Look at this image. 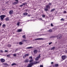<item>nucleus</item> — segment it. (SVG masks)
Listing matches in <instances>:
<instances>
[{"instance_id":"16","label":"nucleus","mask_w":67,"mask_h":67,"mask_svg":"<svg viewBox=\"0 0 67 67\" xmlns=\"http://www.w3.org/2000/svg\"><path fill=\"white\" fill-rule=\"evenodd\" d=\"M8 47H10L11 46V45L10 44H8L7 46Z\"/></svg>"},{"instance_id":"18","label":"nucleus","mask_w":67,"mask_h":67,"mask_svg":"<svg viewBox=\"0 0 67 67\" xmlns=\"http://www.w3.org/2000/svg\"><path fill=\"white\" fill-rule=\"evenodd\" d=\"M29 62V59H26V62H26L27 63Z\"/></svg>"},{"instance_id":"41","label":"nucleus","mask_w":67,"mask_h":67,"mask_svg":"<svg viewBox=\"0 0 67 67\" xmlns=\"http://www.w3.org/2000/svg\"><path fill=\"white\" fill-rule=\"evenodd\" d=\"M51 3H49V4L48 5H49H49H51Z\"/></svg>"},{"instance_id":"32","label":"nucleus","mask_w":67,"mask_h":67,"mask_svg":"<svg viewBox=\"0 0 67 67\" xmlns=\"http://www.w3.org/2000/svg\"><path fill=\"white\" fill-rule=\"evenodd\" d=\"M52 42H49V44L51 45V44H52Z\"/></svg>"},{"instance_id":"45","label":"nucleus","mask_w":67,"mask_h":67,"mask_svg":"<svg viewBox=\"0 0 67 67\" xmlns=\"http://www.w3.org/2000/svg\"><path fill=\"white\" fill-rule=\"evenodd\" d=\"M15 0V1H16V2L18 1V0Z\"/></svg>"},{"instance_id":"10","label":"nucleus","mask_w":67,"mask_h":67,"mask_svg":"<svg viewBox=\"0 0 67 67\" xmlns=\"http://www.w3.org/2000/svg\"><path fill=\"white\" fill-rule=\"evenodd\" d=\"M34 52L35 53H37V50L35 49L34 50Z\"/></svg>"},{"instance_id":"33","label":"nucleus","mask_w":67,"mask_h":67,"mask_svg":"<svg viewBox=\"0 0 67 67\" xmlns=\"http://www.w3.org/2000/svg\"><path fill=\"white\" fill-rule=\"evenodd\" d=\"M20 23H17V25H18V26H19V24H20Z\"/></svg>"},{"instance_id":"26","label":"nucleus","mask_w":67,"mask_h":67,"mask_svg":"<svg viewBox=\"0 0 67 67\" xmlns=\"http://www.w3.org/2000/svg\"><path fill=\"white\" fill-rule=\"evenodd\" d=\"M32 48V47H28L27 48V49H29V48Z\"/></svg>"},{"instance_id":"23","label":"nucleus","mask_w":67,"mask_h":67,"mask_svg":"<svg viewBox=\"0 0 67 67\" xmlns=\"http://www.w3.org/2000/svg\"><path fill=\"white\" fill-rule=\"evenodd\" d=\"M7 57H9L10 56V54H8V55H6Z\"/></svg>"},{"instance_id":"43","label":"nucleus","mask_w":67,"mask_h":67,"mask_svg":"<svg viewBox=\"0 0 67 67\" xmlns=\"http://www.w3.org/2000/svg\"><path fill=\"white\" fill-rule=\"evenodd\" d=\"M39 20H42V18H40L39 19Z\"/></svg>"},{"instance_id":"8","label":"nucleus","mask_w":67,"mask_h":67,"mask_svg":"<svg viewBox=\"0 0 67 67\" xmlns=\"http://www.w3.org/2000/svg\"><path fill=\"white\" fill-rule=\"evenodd\" d=\"M5 62V60L4 59H1V62L2 63H3V62Z\"/></svg>"},{"instance_id":"39","label":"nucleus","mask_w":67,"mask_h":67,"mask_svg":"<svg viewBox=\"0 0 67 67\" xmlns=\"http://www.w3.org/2000/svg\"><path fill=\"white\" fill-rule=\"evenodd\" d=\"M25 42H27V40H25Z\"/></svg>"},{"instance_id":"52","label":"nucleus","mask_w":67,"mask_h":67,"mask_svg":"<svg viewBox=\"0 0 67 67\" xmlns=\"http://www.w3.org/2000/svg\"><path fill=\"white\" fill-rule=\"evenodd\" d=\"M0 13H1L0 12Z\"/></svg>"},{"instance_id":"27","label":"nucleus","mask_w":67,"mask_h":67,"mask_svg":"<svg viewBox=\"0 0 67 67\" xmlns=\"http://www.w3.org/2000/svg\"><path fill=\"white\" fill-rule=\"evenodd\" d=\"M54 48H55L54 47H53L51 48V50H54Z\"/></svg>"},{"instance_id":"5","label":"nucleus","mask_w":67,"mask_h":67,"mask_svg":"<svg viewBox=\"0 0 67 67\" xmlns=\"http://www.w3.org/2000/svg\"><path fill=\"white\" fill-rule=\"evenodd\" d=\"M40 58V54L39 55V56L35 58L36 60H37Z\"/></svg>"},{"instance_id":"7","label":"nucleus","mask_w":67,"mask_h":67,"mask_svg":"<svg viewBox=\"0 0 67 67\" xmlns=\"http://www.w3.org/2000/svg\"><path fill=\"white\" fill-rule=\"evenodd\" d=\"M35 40H43V38H37L36 39H35Z\"/></svg>"},{"instance_id":"47","label":"nucleus","mask_w":67,"mask_h":67,"mask_svg":"<svg viewBox=\"0 0 67 67\" xmlns=\"http://www.w3.org/2000/svg\"><path fill=\"white\" fill-rule=\"evenodd\" d=\"M65 53H67V51H65Z\"/></svg>"},{"instance_id":"48","label":"nucleus","mask_w":67,"mask_h":67,"mask_svg":"<svg viewBox=\"0 0 67 67\" xmlns=\"http://www.w3.org/2000/svg\"><path fill=\"white\" fill-rule=\"evenodd\" d=\"M51 64H53V62H52L51 63Z\"/></svg>"},{"instance_id":"30","label":"nucleus","mask_w":67,"mask_h":67,"mask_svg":"<svg viewBox=\"0 0 67 67\" xmlns=\"http://www.w3.org/2000/svg\"><path fill=\"white\" fill-rule=\"evenodd\" d=\"M29 59H32V57H29Z\"/></svg>"},{"instance_id":"21","label":"nucleus","mask_w":67,"mask_h":67,"mask_svg":"<svg viewBox=\"0 0 67 67\" xmlns=\"http://www.w3.org/2000/svg\"><path fill=\"white\" fill-rule=\"evenodd\" d=\"M9 20V19L8 18H6V21H8V20Z\"/></svg>"},{"instance_id":"42","label":"nucleus","mask_w":67,"mask_h":67,"mask_svg":"<svg viewBox=\"0 0 67 67\" xmlns=\"http://www.w3.org/2000/svg\"><path fill=\"white\" fill-rule=\"evenodd\" d=\"M5 52H8V51H7V50H5Z\"/></svg>"},{"instance_id":"40","label":"nucleus","mask_w":67,"mask_h":67,"mask_svg":"<svg viewBox=\"0 0 67 67\" xmlns=\"http://www.w3.org/2000/svg\"><path fill=\"white\" fill-rule=\"evenodd\" d=\"M64 13H66V11H64Z\"/></svg>"},{"instance_id":"15","label":"nucleus","mask_w":67,"mask_h":67,"mask_svg":"<svg viewBox=\"0 0 67 67\" xmlns=\"http://www.w3.org/2000/svg\"><path fill=\"white\" fill-rule=\"evenodd\" d=\"M16 64L15 63H13L12 64V66H14V65H16Z\"/></svg>"},{"instance_id":"34","label":"nucleus","mask_w":67,"mask_h":67,"mask_svg":"<svg viewBox=\"0 0 67 67\" xmlns=\"http://www.w3.org/2000/svg\"><path fill=\"white\" fill-rule=\"evenodd\" d=\"M40 67H43V65H40Z\"/></svg>"},{"instance_id":"4","label":"nucleus","mask_w":67,"mask_h":67,"mask_svg":"<svg viewBox=\"0 0 67 67\" xmlns=\"http://www.w3.org/2000/svg\"><path fill=\"white\" fill-rule=\"evenodd\" d=\"M5 16V15H1L0 16V17H1V20L2 21V20H3Z\"/></svg>"},{"instance_id":"13","label":"nucleus","mask_w":67,"mask_h":67,"mask_svg":"<svg viewBox=\"0 0 67 67\" xmlns=\"http://www.w3.org/2000/svg\"><path fill=\"white\" fill-rule=\"evenodd\" d=\"M18 2H19L18 1L15 2L13 3V4H18Z\"/></svg>"},{"instance_id":"11","label":"nucleus","mask_w":67,"mask_h":67,"mask_svg":"<svg viewBox=\"0 0 67 67\" xmlns=\"http://www.w3.org/2000/svg\"><path fill=\"white\" fill-rule=\"evenodd\" d=\"M26 3H23L22 5H20V7H22V6H23V5H26Z\"/></svg>"},{"instance_id":"37","label":"nucleus","mask_w":67,"mask_h":67,"mask_svg":"<svg viewBox=\"0 0 67 67\" xmlns=\"http://www.w3.org/2000/svg\"><path fill=\"white\" fill-rule=\"evenodd\" d=\"M51 26H53V24H51Z\"/></svg>"},{"instance_id":"28","label":"nucleus","mask_w":67,"mask_h":67,"mask_svg":"<svg viewBox=\"0 0 67 67\" xmlns=\"http://www.w3.org/2000/svg\"><path fill=\"white\" fill-rule=\"evenodd\" d=\"M23 37L24 38H25V35H24L23 36Z\"/></svg>"},{"instance_id":"50","label":"nucleus","mask_w":67,"mask_h":67,"mask_svg":"<svg viewBox=\"0 0 67 67\" xmlns=\"http://www.w3.org/2000/svg\"><path fill=\"white\" fill-rule=\"evenodd\" d=\"M16 51H18V49H16Z\"/></svg>"},{"instance_id":"1","label":"nucleus","mask_w":67,"mask_h":67,"mask_svg":"<svg viewBox=\"0 0 67 67\" xmlns=\"http://www.w3.org/2000/svg\"><path fill=\"white\" fill-rule=\"evenodd\" d=\"M33 62V60L32 59H31V60L30 61V63L29 64L27 67H31L34 65H35V64H37L40 63V62H35L34 63L31 62Z\"/></svg>"},{"instance_id":"19","label":"nucleus","mask_w":67,"mask_h":67,"mask_svg":"<svg viewBox=\"0 0 67 67\" xmlns=\"http://www.w3.org/2000/svg\"><path fill=\"white\" fill-rule=\"evenodd\" d=\"M19 45H22L23 44V43L21 42H20L19 43Z\"/></svg>"},{"instance_id":"22","label":"nucleus","mask_w":67,"mask_h":67,"mask_svg":"<svg viewBox=\"0 0 67 67\" xmlns=\"http://www.w3.org/2000/svg\"><path fill=\"white\" fill-rule=\"evenodd\" d=\"M55 66H58V64H55Z\"/></svg>"},{"instance_id":"2","label":"nucleus","mask_w":67,"mask_h":67,"mask_svg":"<svg viewBox=\"0 0 67 67\" xmlns=\"http://www.w3.org/2000/svg\"><path fill=\"white\" fill-rule=\"evenodd\" d=\"M50 9V7L48 5H46V8L44 9V11H47L48 9Z\"/></svg>"},{"instance_id":"29","label":"nucleus","mask_w":67,"mask_h":67,"mask_svg":"<svg viewBox=\"0 0 67 67\" xmlns=\"http://www.w3.org/2000/svg\"><path fill=\"white\" fill-rule=\"evenodd\" d=\"M5 25L4 24L2 25V27H5Z\"/></svg>"},{"instance_id":"9","label":"nucleus","mask_w":67,"mask_h":67,"mask_svg":"<svg viewBox=\"0 0 67 67\" xmlns=\"http://www.w3.org/2000/svg\"><path fill=\"white\" fill-rule=\"evenodd\" d=\"M13 11L12 10H10L9 12V13L10 14H12L13 13Z\"/></svg>"},{"instance_id":"6","label":"nucleus","mask_w":67,"mask_h":67,"mask_svg":"<svg viewBox=\"0 0 67 67\" xmlns=\"http://www.w3.org/2000/svg\"><path fill=\"white\" fill-rule=\"evenodd\" d=\"M66 58V56L65 55H64L62 56V59H63V60H64L65 58Z\"/></svg>"},{"instance_id":"25","label":"nucleus","mask_w":67,"mask_h":67,"mask_svg":"<svg viewBox=\"0 0 67 67\" xmlns=\"http://www.w3.org/2000/svg\"><path fill=\"white\" fill-rule=\"evenodd\" d=\"M13 56H14V57L16 56V54H13Z\"/></svg>"},{"instance_id":"35","label":"nucleus","mask_w":67,"mask_h":67,"mask_svg":"<svg viewBox=\"0 0 67 67\" xmlns=\"http://www.w3.org/2000/svg\"><path fill=\"white\" fill-rule=\"evenodd\" d=\"M61 21H64V19L63 18H62L61 20Z\"/></svg>"},{"instance_id":"20","label":"nucleus","mask_w":67,"mask_h":67,"mask_svg":"<svg viewBox=\"0 0 67 67\" xmlns=\"http://www.w3.org/2000/svg\"><path fill=\"white\" fill-rule=\"evenodd\" d=\"M48 32H52V30L51 29H50L48 30Z\"/></svg>"},{"instance_id":"36","label":"nucleus","mask_w":67,"mask_h":67,"mask_svg":"<svg viewBox=\"0 0 67 67\" xmlns=\"http://www.w3.org/2000/svg\"><path fill=\"white\" fill-rule=\"evenodd\" d=\"M42 17H45V15H42Z\"/></svg>"},{"instance_id":"3","label":"nucleus","mask_w":67,"mask_h":67,"mask_svg":"<svg viewBox=\"0 0 67 67\" xmlns=\"http://www.w3.org/2000/svg\"><path fill=\"white\" fill-rule=\"evenodd\" d=\"M62 37V36L61 35H58L57 36V39H61Z\"/></svg>"},{"instance_id":"12","label":"nucleus","mask_w":67,"mask_h":67,"mask_svg":"<svg viewBox=\"0 0 67 67\" xmlns=\"http://www.w3.org/2000/svg\"><path fill=\"white\" fill-rule=\"evenodd\" d=\"M29 56L28 54H26L25 55H24V57H26V56Z\"/></svg>"},{"instance_id":"51","label":"nucleus","mask_w":67,"mask_h":67,"mask_svg":"<svg viewBox=\"0 0 67 67\" xmlns=\"http://www.w3.org/2000/svg\"><path fill=\"white\" fill-rule=\"evenodd\" d=\"M28 16H30V15H28Z\"/></svg>"},{"instance_id":"49","label":"nucleus","mask_w":67,"mask_h":67,"mask_svg":"<svg viewBox=\"0 0 67 67\" xmlns=\"http://www.w3.org/2000/svg\"><path fill=\"white\" fill-rule=\"evenodd\" d=\"M1 24L0 23V26H1Z\"/></svg>"},{"instance_id":"46","label":"nucleus","mask_w":67,"mask_h":67,"mask_svg":"<svg viewBox=\"0 0 67 67\" xmlns=\"http://www.w3.org/2000/svg\"><path fill=\"white\" fill-rule=\"evenodd\" d=\"M4 64L5 65H7V63H5Z\"/></svg>"},{"instance_id":"31","label":"nucleus","mask_w":67,"mask_h":67,"mask_svg":"<svg viewBox=\"0 0 67 67\" xmlns=\"http://www.w3.org/2000/svg\"><path fill=\"white\" fill-rule=\"evenodd\" d=\"M22 42L23 43L25 42V40H23V41H22Z\"/></svg>"},{"instance_id":"17","label":"nucleus","mask_w":67,"mask_h":67,"mask_svg":"<svg viewBox=\"0 0 67 67\" xmlns=\"http://www.w3.org/2000/svg\"><path fill=\"white\" fill-rule=\"evenodd\" d=\"M23 14H24V15H27V13H23Z\"/></svg>"},{"instance_id":"44","label":"nucleus","mask_w":67,"mask_h":67,"mask_svg":"<svg viewBox=\"0 0 67 67\" xmlns=\"http://www.w3.org/2000/svg\"><path fill=\"white\" fill-rule=\"evenodd\" d=\"M6 3H7V4H8L9 3H8V2H6Z\"/></svg>"},{"instance_id":"38","label":"nucleus","mask_w":67,"mask_h":67,"mask_svg":"<svg viewBox=\"0 0 67 67\" xmlns=\"http://www.w3.org/2000/svg\"><path fill=\"white\" fill-rule=\"evenodd\" d=\"M1 53H3V51L2 50H1Z\"/></svg>"},{"instance_id":"24","label":"nucleus","mask_w":67,"mask_h":67,"mask_svg":"<svg viewBox=\"0 0 67 67\" xmlns=\"http://www.w3.org/2000/svg\"><path fill=\"white\" fill-rule=\"evenodd\" d=\"M55 10V9H52L51 10V12H53V11H54Z\"/></svg>"},{"instance_id":"14","label":"nucleus","mask_w":67,"mask_h":67,"mask_svg":"<svg viewBox=\"0 0 67 67\" xmlns=\"http://www.w3.org/2000/svg\"><path fill=\"white\" fill-rule=\"evenodd\" d=\"M22 31V29H18L17 31L18 32H21V31Z\"/></svg>"}]
</instances>
